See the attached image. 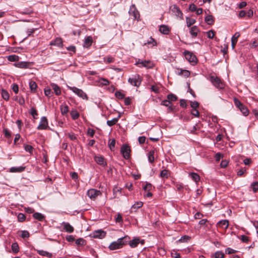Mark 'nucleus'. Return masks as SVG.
I'll return each instance as SVG.
<instances>
[{
	"label": "nucleus",
	"instance_id": "obj_8",
	"mask_svg": "<svg viewBox=\"0 0 258 258\" xmlns=\"http://www.w3.org/2000/svg\"><path fill=\"white\" fill-rule=\"evenodd\" d=\"M128 82L134 86L139 87L141 83V80L139 75H135L132 78L128 79Z\"/></svg>",
	"mask_w": 258,
	"mask_h": 258
},
{
	"label": "nucleus",
	"instance_id": "obj_36",
	"mask_svg": "<svg viewBox=\"0 0 258 258\" xmlns=\"http://www.w3.org/2000/svg\"><path fill=\"white\" fill-rule=\"evenodd\" d=\"M60 109L61 113L62 115L67 114L69 111V107L67 105H61Z\"/></svg>",
	"mask_w": 258,
	"mask_h": 258
},
{
	"label": "nucleus",
	"instance_id": "obj_30",
	"mask_svg": "<svg viewBox=\"0 0 258 258\" xmlns=\"http://www.w3.org/2000/svg\"><path fill=\"white\" fill-rule=\"evenodd\" d=\"M239 109L240 110L244 116H246L248 115L249 110L244 104L242 105Z\"/></svg>",
	"mask_w": 258,
	"mask_h": 258
},
{
	"label": "nucleus",
	"instance_id": "obj_23",
	"mask_svg": "<svg viewBox=\"0 0 258 258\" xmlns=\"http://www.w3.org/2000/svg\"><path fill=\"white\" fill-rule=\"evenodd\" d=\"M33 217L36 220H38L39 221H42L45 219V216L41 213L36 212L34 213L33 215Z\"/></svg>",
	"mask_w": 258,
	"mask_h": 258
},
{
	"label": "nucleus",
	"instance_id": "obj_31",
	"mask_svg": "<svg viewBox=\"0 0 258 258\" xmlns=\"http://www.w3.org/2000/svg\"><path fill=\"white\" fill-rule=\"evenodd\" d=\"M143 206V203L142 202H137L134 205L132 206V211H136L137 209L141 208Z\"/></svg>",
	"mask_w": 258,
	"mask_h": 258
},
{
	"label": "nucleus",
	"instance_id": "obj_58",
	"mask_svg": "<svg viewBox=\"0 0 258 258\" xmlns=\"http://www.w3.org/2000/svg\"><path fill=\"white\" fill-rule=\"evenodd\" d=\"M225 251H226V253H227L228 254H232V253H235L236 252V250H235L234 249H233L231 248L228 247V248L226 249Z\"/></svg>",
	"mask_w": 258,
	"mask_h": 258
},
{
	"label": "nucleus",
	"instance_id": "obj_48",
	"mask_svg": "<svg viewBox=\"0 0 258 258\" xmlns=\"http://www.w3.org/2000/svg\"><path fill=\"white\" fill-rule=\"evenodd\" d=\"M161 105L166 107H170L171 105V103L168 100H164L161 102Z\"/></svg>",
	"mask_w": 258,
	"mask_h": 258
},
{
	"label": "nucleus",
	"instance_id": "obj_3",
	"mask_svg": "<svg viewBox=\"0 0 258 258\" xmlns=\"http://www.w3.org/2000/svg\"><path fill=\"white\" fill-rule=\"evenodd\" d=\"M67 87L69 88V89L72 91L79 97L82 98L83 99H88L87 94L82 90L79 89L76 87H71L68 86Z\"/></svg>",
	"mask_w": 258,
	"mask_h": 258
},
{
	"label": "nucleus",
	"instance_id": "obj_20",
	"mask_svg": "<svg viewBox=\"0 0 258 258\" xmlns=\"http://www.w3.org/2000/svg\"><path fill=\"white\" fill-rule=\"evenodd\" d=\"M93 43V39L92 36H89L85 38L83 46L86 48L89 47Z\"/></svg>",
	"mask_w": 258,
	"mask_h": 258
},
{
	"label": "nucleus",
	"instance_id": "obj_32",
	"mask_svg": "<svg viewBox=\"0 0 258 258\" xmlns=\"http://www.w3.org/2000/svg\"><path fill=\"white\" fill-rule=\"evenodd\" d=\"M185 19H186V25H187V27H190L193 24H194L196 22L195 19H190L188 17H186L185 18Z\"/></svg>",
	"mask_w": 258,
	"mask_h": 258
},
{
	"label": "nucleus",
	"instance_id": "obj_64",
	"mask_svg": "<svg viewBox=\"0 0 258 258\" xmlns=\"http://www.w3.org/2000/svg\"><path fill=\"white\" fill-rule=\"evenodd\" d=\"M68 136L71 140L74 141L77 139V137L74 133H68Z\"/></svg>",
	"mask_w": 258,
	"mask_h": 258
},
{
	"label": "nucleus",
	"instance_id": "obj_47",
	"mask_svg": "<svg viewBox=\"0 0 258 258\" xmlns=\"http://www.w3.org/2000/svg\"><path fill=\"white\" fill-rule=\"evenodd\" d=\"M115 96L117 98L122 99L124 97L125 95L120 91H117L115 93Z\"/></svg>",
	"mask_w": 258,
	"mask_h": 258
},
{
	"label": "nucleus",
	"instance_id": "obj_14",
	"mask_svg": "<svg viewBox=\"0 0 258 258\" xmlns=\"http://www.w3.org/2000/svg\"><path fill=\"white\" fill-rule=\"evenodd\" d=\"M61 225L63 226V230L68 233H71L74 231V227L68 222H63Z\"/></svg>",
	"mask_w": 258,
	"mask_h": 258
},
{
	"label": "nucleus",
	"instance_id": "obj_6",
	"mask_svg": "<svg viewBox=\"0 0 258 258\" xmlns=\"http://www.w3.org/2000/svg\"><path fill=\"white\" fill-rule=\"evenodd\" d=\"M120 152L124 159H128L130 158L131 149L128 145H123L121 147Z\"/></svg>",
	"mask_w": 258,
	"mask_h": 258
},
{
	"label": "nucleus",
	"instance_id": "obj_13",
	"mask_svg": "<svg viewBox=\"0 0 258 258\" xmlns=\"http://www.w3.org/2000/svg\"><path fill=\"white\" fill-rule=\"evenodd\" d=\"M106 236V232L100 229L95 231L92 233V237L95 238H103Z\"/></svg>",
	"mask_w": 258,
	"mask_h": 258
},
{
	"label": "nucleus",
	"instance_id": "obj_18",
	"mask_svg": "<svg viewBox=\"0 0 258 258\" xmlns=\"http://www.w3.org/2000/svg\"><path fill=\"white\" fill-rule=\"evenodd\" d=\"M217 225L223 229H226L229 226V221L227 220H223L219 221L217 223Z\"/></svg>",
	"mask_w": 258,
	"mask_h": 258
},
{
	"label": "nucleus",
	"instance_id": "obj_26",
	"mask_svg": "<svg viewBox=\"0 0 258 258\" xmlns=\"http://www.w3.org/2000/svg\"><path fill=\"white\" fill-rule=\"evenodd\" d=\"M205 22L210 25H213L214 23V19L212 15H207L205 18Z\"/></svg>",
	"mask_w": 258,
	"mask_h": 258
},
{
	"label": "nucleus",
	"instance_id": "obj_5",
	"mask_svg": "<svg viewBox=\"0 0 258 258\" xmlns=\"http://www.w3.org/2000/svg\"><path fill=\"white\" fill-rule=\"evenodd\" d=\"M184 56L186 59L190 63H192V64H195L197 62V58L192 52L185 50L184 51Z\"/></svg>",
	"mask_w": 258,
	"mask_h": 258
},
{
	"label": "nucleus",
	"instance_id": "obj_4",
	"mask_svg": "<svg viewBox=\"0 0 258 258\" xmlns=\"http://www.w3.org/2000/svg\"><path fill=\"white\" fill-rule=\"evenodd\" d=\"M128 14L130 16H133L134 20H136L137 21L140 20V13L137 9L135 5L133 4L130 7L128 11Z\"/></svg>",
	"mask_w": 258,
	"mask_h": 258
},
{
	"label": "nucleus",
	"instance_id": "obj_42",
	"mask_svg": "<svg viewBox=\"0 0 258 258\" xmlns=\"http://www.w3.org/2000/svg\"><path fill=\"white\" fill-rule=\"evenodd\" d=\"M104 61L106 63H110L114 61V58L111 56H108L104 58Z\"/></svg>",
	"mask_w": 258,
	"mask_h": 258
},
{
	"label": "nucleus",
	"instance_id": "obj_44",
	"mask_svg": "<svg viewBox=\"0 0 258 258\" xmlns=\"http://www.w3.org/2000/svg\"><path fill=\"white\" fill-rule=\"evenodd\" d=\"M18 221L20 222L24 221L26 219L25 215L23 213H19L17 216Z\"/></svg>",
	"mask_w": 258,
	"mask_h": 258
},
{
	"label": "nucleus",
	"instance_id": "obj_35",
	"mask_svg": "<svg viewBox=\"0 0 258 258\" xmlns=\"http://www.w3.org/2000/svg\"><path fill=\"white\" fill-rule=\"evenodd\" d=\"M11 248L13 252L15 253H18L19 251V247L18 244L17 242L12 243Z\"/></svg>",
	"mask_w": 258,
	"mask_h": 258
},
{
	"label": "nucleus",
	"instance_id": "obj_57",
	"mask_svg": "<svg viewBox=\"0 0 258 258\" xmlns=\"http://www.w3.org/2000/svg\"><path fill=\"white\" fill-rule=\"evenodd\" d=\"M190 106L192 109H197L199 106V103L197 101L191 102Z\"/></svg>",
	"mask_w": 258,
	"mask_h": 258
},
{
	"label": "nucleus",
	"instance_id": "obj_16",
	"mask_svg": "<svg viewBox=\"0 0 258 258\" xmlns=\"http://www.w3.org/2000/svg\"><path fill=\"white\" fill-rule=\"evenodd\" d=\"M199 32H200V29L197 26H194L191 27L189 30V33L192 38L196 37Z\"/></svg>",
	"mask_w": 258,
	"mask_h": 258
},
{
	"label": "nucleus",
	"instance_id": "obj_63",
	"mask_svg": "<svg viewBox=\"0 0 258 258\" xmlns=\"http://www.w3.org/2000/svg\"><path fill=\"white\" fill-rule=\"evenodd\" d=\"M146 137L144 136H141L139 137L138 141L140 144H143L145 142Z\"/></svg>",
	"mask_w": 258,
	"mask_h": 258
},
{
	"label": "nucleus",
	"instance_id": "obj_17",
	"mask_svg": "<svg viewBox=\"0 0 258 258\" xmlns=\"http://www.w3.org/2000/svg\"><path fill=\"white\" fill-rule=\"evenodd\" d=\"M240 36L239 32H236L231 38V46L233 49H234L236 44L237 43L238 38Z\"/></svg>",
	"mask_w": 258,
	"mask_h": 258
},
{
	"label": "nucleus",
	"instance_id": "obj_43",
	"mask_svg": "<svg viewBox=\"0 0 258 258\" xmlns=\"http://www.w3.org/2000/svg\"><path fill=\"white\" fill-rule=\"evenodd\" d=\"M214 258H223L224 253L221 251H216L214 255Z\"/></svg>",
	"mask_w": 258,
	"mask_h": 258
},
{
	"label": "nucleus",
	"instance_id": "obj_29",
	"mask_svg": "<svg viewBox=\"0 0 258 258\" xmlns=\"http://www.w3.org/2000/svg\"><path fill=\"white\" fill-rule=\"evenodd\" d=\"M1 95L2 98L6 101L9 100L10 98V95L7 91L5 89H2L1 91Z\"/></svg>",
	"mask_w": 258,
	"mask_h": 258
},
{
	"label": "nucleus",
	"instance_id": "obj_54",
	"mask_svg": "<svg viewBox=\"0 0 258 258\" xmlns=\"http://www.w3.org/2000/svg\"><path fill=\"white\" fill-rule=\"evenodd\" d=\"M30 113L34 118H35V116H37L38 115L37 110L33 107L31 108Z\"/></svg>",
	"mask_w": 258,
	"mask_h": 258
},
{
	"label": "nucleus",
	"instance_id": "obj_24",
	"mask_svg": "<svg viewBox=\"0 0 258 258\" xmlns=\"http://www.w3.org/2000/svg\"><path fill=\"white\" fill-rule=\"evenodd\" d=\"M51 86L56 95H59L61 94L60 88L57 85L52 83L51 84Z\"/></svg>",
	"mask_w": 258,
	"mask_h": 258
},
{
	"label": "nucleus",
	"instance_id": "obj_34",
	"mask_svg": "<svg viewBox=\"0 0 258 258\" xmlns=\"http://www.w3.org/2000/svg\"><path fill=\"white\" fill-rule=\"evenodd\" d=\"M154 150H151L148 153V160L150 163H153L154 161Z\"/></svg>",
	"mask_w": 258,
	"mask_h": 258
},
{
	"label": "nucleus",
	"instance_id": "obj_37",
	"mask_svg": "<svg viewBox=\"0 0 258 258\" xmlns=\"http://www.w3.org/2000/svg\"><path fill=\"white\" fill-rule=\"evenodd\" d=\"M250 188L254 192L258 190V181L253 182L250 185Z\"/></svg>",
	"mask_w": 258,
	"mask_h": 258
},
{
	"label": "nucleus",
	"instance_id": "obj_15",
	"mask_svg": "<svg viewBox=\"0 0 258 258\" xmlns=\"http://www.w3.org/2000/svg\"><path fill=\"white\" fill-rule=\"evenodd\" d=\"M140 242V239L139 237H135L133 240H131V238L129 236V240H128L127 243L132 248L136 247Z\"/></svg>",
	"mask_w": 258,
	"mask_h": 258
},
{
	"label": "nucleus",
	"instance_id": "obj_50",
	"mask_svg": "<svg viewBox=\"0 0 258 258\" xmlns=\"http://www.w3.org/2000/svg\"><path fill=\"white\" fill-rule=\"evenodd\" d=\"M100 83H101V84L102 85H104V86H107L108 85H109V81L106 79H105V78H101L100 79Z\"/></svg>",
	"mask_w": 258,
	"mask_h": 258
},
{
	"label": "nucleus",
	"instance_id": "obj_28",
	"mask_svg": "<svg viewBox=\"0 0 258 258\" xmlns=\"http://www.w3.org/2000/svg\"><path fill=\"white\" fill-rule=\"evenodd\" d=\"M37 253L41 255L46 256L48 258H50L52 255V253L43 250H38Z\"/></svg>",
	"mask_w": 258,
	"mask_h": 258
},
{
	"label": "nucleus",
	"instance_id": "obj_27",
	"mask_svg": "<svg viewBox=\"0 0 258 258\" xmlns=\"http://www.w3.org/2000/svg\"><path fill=\"white\" fill-rule=\"evenodd\" d=\"M120 118V115H118L117 117L114 118L112 120H107V124L109 126H112L115 125L118 121L119 118Z\"/></svg>",
	"mask_w": 258,
	"mask_h": 258
},
{
	"label": "nucleus",
	"instance_id": "obj_10",
	"mask_svg": "<svg viewBox=\"0 0 258 258\" xmlns=\"http://www.w3.org/2000/svg\"><path fill=\"white\" fill-rule=\"evenodd\" d=\"M136 65L141 64L143 67L147 68H152L153 67V63L150 60H142L139 59L135 63Z\"/></svg>",
	"mask_w": 258,
	"mask_h": 258
},
{
	"label": "nucleus",
	"instance_id": "obj_61",
	"mask_svg": "<svg viewBox=\"0 0 258 258\" xmlns=\"http://www.w3.org/2000/svg\"><path fill=\"white\" fill-rule=\"evenodd\" d=\"M239 238L241 239V240L243 242L247 243L249 241V238L247 236L245 235H241Z\"/></svg>",
	"mask_w": 258,
	"mask_h": 258
},
{
	"label": "nucleus",
	"instance_id": "obj_2",
	"mask_svg": "<svg viewBox=\"0 0 258 258\" xmlns=\"http://www.w3.org/2000/svg\"><path fill=\"white\" fill-rule=\"evenodd\" d=\"M210 81L212 84L218 89H222L225 87L224 82L218 77L212 76L210 77Z\"/></svg>",
	"mask_w": 258,
	"mask_h": 258
},
{
	"label": "nucleus",
	"instance_id": "obj_56",
	"mask_svg": "<svg viewBox=\"0 0 258 258\" xmlns=\"http://www.w3.org/2000/svg\"><path fill=\"white\" fill-rule=\"evenodd\" d=\"M25 150L26 151L30 153H32L33 151V147L32 146L29 145H27L25 146Z\"/></svg>",
	"mask_w": 258,
	"mask_h": 258
},
{
	"label": "nucleus",
	"instance_id": "obj_41",
	"mask_svg": "<svg viewBox=\"0 0 258 258\" xmlns=\"http://www.w3.org/2000/svg\"><path fill=\"white\" fill-rule=\"evenodd\" d=\"M167 99L171 101H175L177 99V96L173 94H168L167 96Z\"/></svg>",
	"mask_w": 258,
	"mask_h": 258
},
{
	"label": "nucleus",
	"instance_id": "obj_9",
	"mask_svg": "<svg viewBox=\"0 0 258 258\" xmlns=\"http://www.w3.org/2000/svg\"><path fill=\"white\" fill-rule=\"evenodd\" d=\"M48 127V121L46 117L43 116L41 118L40 123L37 126V129L39 130H46Z\"/></svg>",
	"mask_w": 258,
	"mask_h": 258
},
{
	"label": "nucleus",
	"instance_id": "obj_25",
	"mask_svg": "<svg viewBox=\"0 0 258 258\" xmlns=\"http://www.w3.org/2000/svg\"><path fill=\"white\" fill-rule=\"evenodd\" d=\"M29 87L32 93H35L36 92L37 85L35 82L31 81L29 82Z\"/></svg>",
	"mask_w": 258,
	"mask_h": 258
},
{
	"label": "nucleus",
	"instance_id": "obj_38",
	"mask_svg": "<svg viewBox=\"0 0 258 258\" xmlns=\"http://www.w3.org/2000/svg\"><path fill=\"white\" fill-rule=\"evenodd\" d=\"M190 176L193 180H194L195 182H197L200 180V176L196 173H190Z\"/></svg>",
	"mask_w": 258,
	"mask_h": 258
},
{
	"label": "nucleus",
	"instance_id": "obj_22",
	"mask_svg": "<svg viewBox=\"0 0 258 258\" xmlns=\"http://www.w3.org/2000/svg\"><path fill=\"white\" fill-rule=\"evenodd\" d=\"M25 166L12 167L10 168V171L11 172H21L24 171Z\"/></svg>",
	"mask_w": 258,
	"mask_h": 258
},
{
	"label": "nucleus",
	"instance_id": "obj_60",
	"mask_svg": "<svg viewBox=\"0 0 258 258\" xmlns=\"http://www.w3.org/2000/svg\"><path fill=\"white\" fill-rule=\"evenodd\" d=\"M197 6L194 4H191L189 6V10L191 12H195L197 10Z\"/></svg>",
	"mask_w": 258,
	"mask_h": 258
},
{
	"label": "nucleus",
	"instance_id": "obj_40",
	"mask_svg": "<svg viewBox=\"0 0 258 258\" xmlns=\"http://www.w3.org/2000/svg\"><path fill=\"white\" fill-rule=\"evenodd\" d=\"M160 176L162 178H167L168 177V171L167 170H163L161 171Z\"/></svg>",
	"mask_w": 258,
	"mask_h": 258
},
{
	"label": "nucleus",
	"instance_id": "obj_1",
	"mask_svg": "<svg viewBox=\"0 0 258 258\" xmlns=\"http://www.w3.org/2000/svg\"><path fill=\"white\" fill-rule=\"evenodd\" d=\"M129 240V236L126 235L123 237L118 238L116 241L112 242L109 246L110 250H113L121 248L123 245L127 244Z\"/></svg>",
	"mask_w": 258,
	"mask_h": 258
},
{
	"label": "nucleus",
	"instance_id": "obj_11",
	"mask_svg": "<svg viewBox=\"0 0 258 258\" xmlns=\"http://www.w3.org/2000/svg\"><path fill=\"white\" fill-rule=\"evenodd\" d=\"M171 11L175 14L176 16L179 17L180 19H183V13L180 11L179 8L176 5H173L171 7Z\"/></svg>",
	"mask_w": 258,
	"mask_h": 258
},
{
	"label": "nucleus",
	"instance_id": "obj_7",
	"mask_svg": "<svg viewBox=\"0 0 258 258\" xmlns=\"http://www.w3.org/2000/svg\"><path fill=\"white\" fill-rule=\"evenodd\" d=\"M87 195L91 200H94L98 196L101 195V192L100 190L92 188L88 190Z\"/></svg>",
	"mask_w": 258,
	"mask_h": 258
},
{
	"label": "nucleus",
	"instance_id": "obj_49",
	"mask_svg": "<svg viewBox=\"0 0 258 258\" xmlns=\"http://www.w3.org/2000/svg\"><path fill=\"white\" fill-rule=\"evenodd\" d=\"M151 89L152 91L156 93L159 92V87L157 85H152Z\"/></svg>",
	"mask_w": 258,
	"mask_h": 258
},
{
	"label": "nucleus",
	"instance_id": "obj_39",
	"mask_svg": "<svg viewBox=\"0 0 258 258\" xmlns=\"http://www.w3.org/2000/svg\"><path fill=\"white\" fill-rule=\"evenodd\" d=\"M233 101L235 106L238 109H239L241 106L243 105V104L242 103L241 101L236 98H234L233 99Z\"/></svg>",
	"mask_w": 258,
	"mask_h": 258
},
{
	"label": "nucleus",
	"instance_id": "obj_45",
	"mask_svg": "<svg viewBox=\"0 0 258 258\" xmlns=\"http://www.w3.org/2000/svg\"><path fill=\"white\" fill-rule=\"evenodd\" d=\"M152 188V185L150 183H147L144 186L143 189L145 191H150Z\"/></svg>",
	"mask_w": 258,
	"mask_h": 258
},
{
	"label": "nucleus",
	"instance_id": "obj_19",
	"mask_svg": "<svg viewBox=\"0 0 258 258\" xmlns=\"http://www.w3.org/2000/svg\"><path fill=\"white\" fill-rule=\"evenodd\" d=\"M159 31L164 35H167L170 31V28L167 25H161L159 27Z\"/></svg>",
	"mask_w": 258,
	"mask_h": 258
},
{
	"label": "nucleus",
	"instance_id": "obj_12",
	"mask_svg": "<svg viewBox=\"0 0 258 258\" xmlns=\"http://www.w3.org/2000/svg\"><path fill=\"white\" fill-rule=\"evenodd\" d=\"M94 160L95 162L99 165L105 167L107 165V163L105 161L104 158L101 155H95L94 156Z\"/></svg>",
	"mask_w": 258,
	"mask_h": 258
},
{
	"label": "nucleus",
	"instance_id": "obj_21",
	"mask_svg": "<svg viewBox=\"0 0 258 258\" xmlns=\"http://www.w3.org/2000/svg\"><path fill=\"white\" fill-rule=\"evenodd\" d=\"M50 45H55L58 47L62 46V40L61 38H56L55 40L50 42Z\"/></svg>",
	"mask_w": 258,
	"mask_h": 258
},
{
	"label": "nucleus",
	"instance_id": "obj_46",
	"mask_svg": "<svg viewBox=\"0 0 258 258\" xmlns=\"http://www.w3.org/2000/svg\"><path fill=\"white\" fill-rule=\"evenodd\" d=\"M76 244L77 245H84L85 244V240L82 238H78L76 240Z\"/></svg>",
	"mask_w": 258,
	"mask_h": 258
},
{
	"label": "nucleus",
	"instance_id": "obj_33",
	"mask_svg": "<svg viewBox=\"0 0 258 258\" xmlns=\"http://www.w3.org/2000/svg\"><path fill=\"white\" fill-rule=\"evenodd\" d=\"M70 114L74 120L78 119L80 116L79 113L76 109L72 110Z\"/></svg>",
	"mask_w": 258,
	"mask_h": 258
},
{
	"label": "nucleus",
	"instance_id": "obj_55",
	"mask_svg": "<svg viewBox=\"0 0 258 258\" xmlns=\"http://www.w3.org/2000/svg\"><path fill=\"white\" fill-rule=\"evenodd\" d=\"M18 58V56L16 55H11L8 56V59L11 61H16Z\"/></svg>",
	"mask_w": 258,
	"mask_h": 258
},
{
	"label": "nucleus",
	"instance_id": "obj_52",
	"mask_svg": "<svg viewBox=\"0 0 258 258\" xmlns=\"http://www.w3.org/2000/svg\"><path fill=\"white\" fill-rule=\"evenodd\" d=\"M191 114L195 117H199V112L197 109H192L190 111Z\"/></svg>",
	"mask_w": 258,
	"mask_h": 258
},
{
	"label": "nucleus",
	"instance_id": "obj_53",
	"mask_svg": "<svg viewBox=\"0 0 258 258\" xmlns=\"http://www.w3.org/2000/svg\"><path fill=\"white\" fill-rule=\"evenodd\" d=\"M115 145V140L113 139L109 144V147L111 151H113Z\"/></svg>",
	"mask_w": 258,
	"mask_h": 258
},
{
	"label": "nucleus",
	"instance_id": "obj_51",
	"mask_svg": "<svg viewBox=\"0 0 258 258\" xmlns=\"http://www.w3.org/2000/svg\"><path fill=\"white\" fill-rule=\"evenodd\" d=\"M207 36L209 38L212 39L213 38L215 35L214 31L211 30L207 32Z\"/></svg>",
	"mask_w": 258,
	"mask_h": 258
},
{
	"label": "nucleus",
	"instance_id": "obj_62",
	"mask_svg": "<svg viewBox=\"0 0 258 258\" xmlns=\"http://www.w3.org/2000/svg\"><path fill=\"white\" fill-rule=\"evenodd\" d=\"M29 233L28 231H22V234H21V237L22 238H28L29 237Z\"/></svg>",
	"mask_w": 258,
	"mask_h": 258
},
{
	"label": "nucleus",
	"instance_id": "obj_59",
	"mask_svg": "<svg viewBox=\"0 0 258 258\" xmlns=\"http://www.w3.org/2000/svg\"><path fill=\"white\" fill-rule=\"evenodd\" d=\"M12 89L13 90V91L16 93H18V91H19V87H18V85L16 84H13L12 85Z\"/></svg>",
	"mask_w": 258,
	"mask_h": 258
}]
</instances>
